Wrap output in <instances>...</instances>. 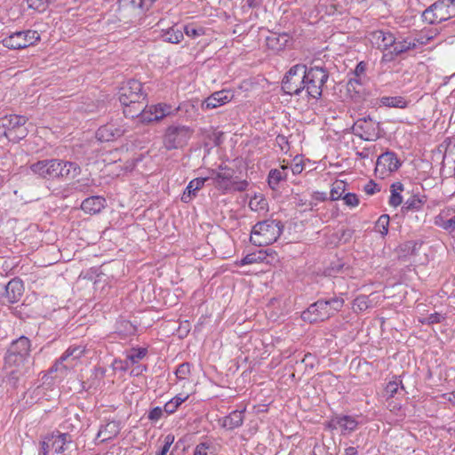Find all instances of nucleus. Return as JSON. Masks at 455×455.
I'll use <instances>...</instances> for the list:
<instances>
[{
	"label": "nucleus",
	"mask_w": 455,
	"mask_h": 455,
	"mask_svg": "<svg viewBox=\"0 0 455 455\" xmlns=\"http://www.w3.org/2000/svg\"><path fill=\"white\" fill-rule=\"evenodd\" d=\"M30 340L25 336H20L10 345L4 357L5 364L8 366H20L29 356Z\"/></svg>",
	"instance_id": "obj_8"
},
{
	"label": "nucleus",
	"mask_w": 455,
	"mask_h": 455,
	"mask_svg": "<svg viewBox=\"0 0 455 455\" xmlns=\"http://www.w3.org/2000/svg\"><path fill=\"white\" fill-rule=\"evenodd\" d=\"M280 224L270 220L258 222L251 230L250 241L259 247L273 243L282 234Z\"/></svg>",
	"instance_id": "obj_3"
},
{
	"label": "nucleus",
	"mask_w": 455,
	"mask_h": 455,
	"mask_svg": "<svg viewBox=\"0 0 455 455\" xmlns=\"http://www.w3.org/2000/svg\"><path fill=\"white\" fill-rule=\"evenodd\" d=\"M366 67H367V64L364 61H360L356 65V67H355V70L353 72V75L355 76H361V77H363L364 76V74H365Z\"/></svg>",
	"instance_id": "obj_53"
},
{
	"label": "nucleus",
	"mask_w": 455,
	"mask_h": 455,
	"mask_svg": "<svg viewBox=\"0 0 455 455\" xmlns=\"http://www.w3.org/2000/svg\"><path fill=\"white\" fill-rule=\"evenodd\" d=\"M28 7L39 12H43L48 7V3L45 0H28Z\"/></svg>",
	"instance_id": "obj_42"
},
{
	"label": "nucleus",
	"mask_w": 455,
	"mask_h": 455,
	"mask_svg": "<svg viewBox=\"0 0 455 455\" xmlns=\"http://www.w3.org/2000/svg\"><path fill=\"white\" fill-rule=\"evenodd\" d=\"M178 407L170 400L164 404V410L166 413L172 414L177 411Z\"/></svg>",
	"instance_id": "obj_60"
},
{
	"label": "nucleus",
	"mask_w": 455,
	"mask_h": 455,
	"mask_svg": "<svg viewBox=\"0 0 455 455\" xmlns=\"http://www.w3.org/2000/svg\"><path fill=\"white\" fill-rule=\"evenodd\" d=\"M326 302L330 307V311L331 312V316L338 311L341 309L344 304V299L341 298L334 297L330 299H327Z\"/></svg>",
	"instance_id": "obj_40"
},
{
	"label": "nucleus",
	"mask_w": 455,
	"mask_h": 455,
	"mask_svg": "<svg viewBox=\"0 0 455 455\" xmlns=\"http://www.w3.org/2000/svg\"><path fill=\"white\" fill-rule=\"evenodd\" d=\"M435 223L450 233L455 231V215L449 220H444L442 214H440L435 218Z\"/></svg>",
	"instance_id": "obj_35"
},
{
	"label": "nucleus",
	"mask_w": 455,
	"mask_h": 455,
	"mask_svg": "<svg viewBox=\"0 0 455 455\" xmlns=\"http://www.w3.org/2000/svg\"><path fill=\"white\" fill-rule=\"evenodd\" d=\"M147 370V367L146 366H143V365H138L137 367H135L132 371V373H133L134 375L138 376L140 374H141L144 371Z\"/></svg>",
	"instance_id": "obj_64"
},
{
	"label": "nucleus",
	"mask_w": 455,
	"mask_h": 455,
	"mask_svg": "<svg viewBox=\"0 0 455 455\" xmlns=\"http://www.w3.org/2000/svg\"><path fill=\"white\" fill-rule=\"evenodd\" d=\"M90 180H77L71 184V188L77 192H87L90 188Z\"/></svg>",
	"instance_id": "obj_39"
},
{
	"label": "nucleus",
	"mask_w": 455,
	"mask_h": 455,
	"mask_svg": "<svg viewBox=\"0 0 455 455\" xmlns=\"http://www.w3.org/2000/svg\"><path fill=\"white\" fill-rule=\"evenodd\" d=\"M363 83V77L361 76H353L350 77L347 82V91L350 92L352 90L355 91L356 87L355 85H362Z\"/></svg>",
	"instance_id": "obj_49"
},
{
	"label": "nucleus",
	"mask_w": 455,
	"mask_h": 455,
	"mask_svg": "<svg viewBox=\"0 0 455 455\" xmlns=\"http://www.w3.org/2000/svg\"><path fill=\"white\" fill-rule=\"evenodd\" d=\"M188 398V395H182L179 394L176 396H174L171 401L176 405V407H179L182 403H184Z\"/></svg>",
	"instance_id": "obj_58"
},
{
	"label": "nucleus",
	"mask_w": 455,
	"mask_h": 455,
	"mask_svg": "<svg viewBox=\"0 0 455 455\" xmlns=\"http://www.w3.org/2000/svg\"><path fill=\"white\" fill-rule=\"evenodd\" d=\"M402 165L396 154L393 151H386L381 154L376 163V171H380L383 174L385 172H394Z\"/></svg>",
	"instance_id": "obj_17"
},
{
	"label": "nucleus",
	"mask_w": 455,
	"mask_h": 455,
	"mask_svg": "<svg viewBox=\"0 0 455 455\" xmlns=\"http://www.w3.org/2000/svg\"><path fill=\"white\" fill-rule=\"evenodd\" d=\"M276 143L279 145L282 150L284 149V146H288V140L284 135H277L275 138Z\"/></svg>",
	"instance_id": "obj_59"
},
{
	"label": "nucleus",
	"mask_w": 455,
	"mask_h": 455,
	"mask_svg": "<svg viewBox=\"0 0 455 455\" xmlns=\"http://www.w3.org/2000/svg\"><path fill=\"white\" fill-rule=\"evenodd\" d=\"M313 197L317 201H325L327 200V195L324 192H315Z\"/></svg>",
	"instance_id": "obj_62"
},
{
	"label": "nucleus",
	"mask_w": 455,
	"mask_h": 455,
	"mask_svg": "<svg viewBox=\"0 0 455 455\" xmlns=\"http://www.w3.org/2000/svg\"><path fill=\"white\" fill-rule=\"evenodd\" d=\"M377 38L378 40H381L382 47L384 50L393 47L395 41V38L393 36V34L384 31H379L377 34Z\"/></svg>",
	"instance_id": "obj_36"
},
{
	"label": "nucleus",
	"mask_w": 455,
	"mask_h": 455,
	"mask_svg": "<svg viewBox=\"0 0 455 455\" xmlns=\"http://www.w3.org/2000/svg\"><path fill=\"white\" fill-rule=\"evenodd\" d=\"M306 70V65L297 64L287 71L282 81V90L285 94L299 96L305 91Z\"/></svg>",
	"instance_id": "obj_7"
},
{
	"label": "nucleus",
	"mask_w": 455,
	"mask_h": 455,
	"mask_svg": "<svg viewBox=\"0 0 455 455\" xmlns=\"http://www.w3.org/2000/svg\"><path fill=\"white\" fill-rule=\"evenodd\" d=\"M443 318V317L440 314H438V313L431 314L428 316V323H440Z\"/></svg>",
	"instance_id": "obj_61"
},
{
	"label": "nucleus",
	"mask_w": 455,
	"mask_h": 455,
	"mask_svg": "<svg viewBox=\"0 0 455 455\" xmlns=\"http://www.w3.org/2000/svg\"><path fill=\"white\" fill-rule=\"evenodd\" d=\"M445 10L451 18L455 17V0H447Z\"/></svg>",
	"instance_id": "obj_57"
},
{
	"label": "nucleus",
	"mask_w": 455,
	"mask_h": 455,
	"mask_svg": "<svg viewBox=\"0 0 455 455\" xmlns=\"http://www.w3.org/2000/svg\"><path fill=\"white\" fill-rule=\"evenodd\" d=\"M329 72L324 67L314 65L307 67L305 76V91L308 97L320 99L323 88L328 81Z\"/></svg>",
	"instance_id": "obj_5"
},
{
	"label": "nucleus",
	"mask_w": 455,
	"mask_h": 455,
	"mask_svg": "<svg viewBox=\"0 0 455 455\" xmlns=\"http://www.w3.org/2000/svg\"><path fill=\"white\" fill-rule=\"evenodd\" d=\"M265 259L264 256L257 255L255 253L247 254L242 260V265H248L256 262L262 261Z\"/></svg>",
	"instance_id": "obj_45"
},
{
	"label": "nucleus",
	"mask_w": 455,
	"mask_h": 455,
	"mask_svg": "<svg viewBox=\"0 0 455 455\" xmlns=\"http://www.w3.org/2000/svg\"><path fill=\"white\" fill-rule=\"evenodd\" d=\"M243 422V411H234L222 419V427L233 430Z\"/></svg>",
	"instance_id": "obj_27"
},
{
	"label": "nucleus",
	"mask_w": 455,
	"mask_h": 455,
	"mask_svg": "<svg viewBox=\"0 0 455 455\" xmlns=\"http://www.w3.org/2000/svg\"><path fill=\"white\" fill-rule=\"evenodd\" d=\"M345 191V183L343 181H336L333 183L330 193L331 201L339 200Z\"/></svg>",
	"instance_id": "obj_37"
},
{
	"label": "nucleus",
	"mask_w": 455,
	"mask_h": 455,
	"mask_svg": "<svg viewBox=\"0 0 455 455\" xmlns=\"http://www.w3.org/2000/svg\"><path fill=\"white\" fill-rule=\"evenodd\" d=\"M422 17L424 20L429 24L440 23L451 19L450 15L445 10L443 3H434L427 9L423 12Z\"/></svg>",
	"instance_id": "obj_18"
},
{
	"label": "nucleus",
	"mask_w": 455,
	"mask_h": 455,
	"mask_svg": "<svg viewBox=\"0 0 455 455\" xmlns=\"http://www.w3.org/2000/svg\"><path fill=\"white\" fill-rule=\"evenodd\" d=\"M164 40L172 44H178L183 39V33L180 29L171 28L163 34Z\"/></svg>",
	"instance_id": "obj_33"
},
{
	"label": "nucleus",
	"mask_w": 455,
	"mask_h": 455,
	"mask_svg": "<svg viewBox=\"0 0 455 455\" xmlns=\"http://www.w3.org/2000/svg\"><path fill=\"white\" fill-rule=\"evenodd\" d=\"M163 416V410L160 407L153 408L148 413V419L152 421H157Z\"/></svg>",
	"instance_id": "obj_52"
},
{
	"label": "nucleus",
	"mask_w": 455,
	"mask_h": 455,
	"mask_svg": "<svg viewBox=\"0 0 455 455\" xmlns=\"http://www.w3.org/2000/svg\"><path fill=\"white\" fill-rule=\"evenodd\" d=\"M291 36L287 33H271L266 38L267 45L269 49L279 52L285 48Z\"/></svg>",
	"instance_id": "obj_23"
},
{
	"label": "nucleus",
	"mask_w": 455,
	"mask_h": 455,
	"mask_svg": "<svg viewBox=\"0 0 455 455\" xmlns=\"http://www.w3.org/2000/svg\"><path fill=\"white\" fill-rule=\"evenodd\" d=\"M105 203L106 200L102 196H90L82 202L81 209L86 213L96 214L105 207Z\"/></svg>",
	"instance_id": "obj_22"
},
{
	"label": "nucleus",
	"mask_w": 455,
	"mask_h": 455,
	"mask_svg": "<svg viewBox=\"0 0 455 455\" xmlns=\"http://www.w3.org/2000/svg\"><path fill=\"white\" fill-rule=\"evenodd\" d=\"M382 105L390 108H405L408 105L406 100L401 96L382 97L380 100Z\"/></svg>",
	"instance_id": "obj_30"
},
{
	"label": "nucleus",
	"mask_w": 455,
	"mask_h": 455,
	"mask_svg": "<svg viewBox=\"0 0 455 455\" xmlns=\"http://www.w3.org/2000/svg\"><path fill=\"white\" fill-rule=\"evenodd\" d=\"M220 171L212 170L211 176L208 177L212 180L215 188L219 190L228 191L232 188V179L234 176V170L227 166H220Z\"/></svg>",
	"instance_id": "obj_15"
},
{
	"label": "nucleus",
	"mask_w": 455,
	"mask_h": 455,
	"mask_svg": "<svg viewBox=\"0 0 455 455\" xmlns=\"http://www.w3.org/2000/svg\"><path fill=\"white\" fill-rule=\"evenodd\" d=\"M378 185L373 181V180H370L368 181V183L364 186L363 188V191L367 194V195H373L375 193V191H379V188H377Z\"/></svg>",
	"instance_id": "obj_54"
},
{
	"label": "nucleus",
	"mask_w": 455,
	"mask_h": 455,
	"mask_svg": "<svg viewBox=\"0 0 455 455\" xmlns=\"http://www.w3.org/2000/svg\"><path fill=\"white\" fill-rule=\"evenodd\" d=\"M146 94L142 84L135 79L124 83L119 90V100L124 106V115L127 118L139 117L144 110Z\"/></svg>",
	"instance_id": "obj_2"
},
{
	"label": "nucleus",
	"mask_w": 455,
	"mask_h": 455,
	"mask_svg": "<svg viewBox=\"0 0 455 455\" xmlns=\"http://www.w3.org/2000/svg\"><path fill=\"white\" fill-rule=\"evenodd\" d=\"M191 365L188 363H181L175 371L178 379H185L190 374Z\"/></svg>",
	"instance_id": "obj_43"
},
{
	"label": "nucleus",
	"mask_w": 455,
	"mask_h": 455,
	"mask_svg": "<svg viewBox=\"0 0 455 455\" xmlns=\"http://www.w3.org/2000/svg\"><path fill=\"white\" fill-rule=\"evenodd\" d=\"M84 353V348L81 346H71L66 352L60 356V358L52 366V371H58L59 366L66 361H75L82 356Z\"/></svg>",
	"instance_id": "obj_24"
},
{
	"label": "nucleus",
	"mask_w": 455,
	"mask_h": 455,
	"mask_svg": "<svg viewBox=\"0 0 455 455\" xmlns=\"http://www.w3.org/2000/svg\"><path fill=\"white\" fill-rule=\"evenodd\" d=\"M185 29V33L187 36H190V37H196L198 36H201L203 34V29L202 28H196L193 26H186L184 28Z\"/></svg>",
	"instance_id": "obj_51"
},
{
	"label": "nucleus",
	"mask_w": 455,
	"mask_h": 455,
	"mask_svg": "<svg viewBox=\"0 0 455 455\" xmlns=\"http://www.w3.org/2000/svg\"><path fill=\"white\" fill-rule=\"evenodd\" d=\"M369 307L370 300L366 295H359L353 301L352 308L355 313L365 311Z\"/></svg>",
	"instance_id": "obj_32"
},
{
	"label": "nucleus",
	"mask_w": 455,
	"mask_h": 455,
	"mask_svg": "<svg viewBox=\"0 0 455 455\" xmlns=\"http://www.w3.org/2000/svg\"><path fill=\"white\" fill-rule=\"evenodd\" d=\"M402 203H403V198H402V196L400 195V193L395 192V190L391 191V196L389 198V204L394 207H397Z\"/></svg>",
	"instance_id": "obj_50"
},
{
	"label": "nucleus",
	"mask_w": 455,
	"mask_h": 455,
	"mask_svg": "<svg viewBox=\"0 0 455 455\" xmlns=\"http://www.w3.org/2000/svg\"><path fill=\"white\" fill-rule=\"evenodd\" d=\"M156 0H119L116 10L119 20L125 23L140 20Z\"/></svg>",
	"instance_id": "obj_4"
},
{
	"label": "nucleus",
	"mask_w": 455,
	"mask_h": 455,
	"mask_svg": "<svg viewBox=\"0 0 455 455\" xmlns=\"http://www.w3.org/2000/svg\"><path fill=\"white\" fill-rule=\"evenodd\" d=\"M147 106L144 105V110L139 116L140 121L142 123H150L153 121H160L164 116L171 114L172 107L166 104L153 105L146 109Z\"/></svg>",
	"instance_id": "obj_16"
},
{
	"label": "nucleus",
	"mask_w": 455,
	"mask_h": 455,
	"mask_svg": "<svg viewBox=\"0 0 455 455\" xmlns=\"http://www.w3.org/2000/svg\"><path fill=\"white\" fill-rule=\"evenodd\" d=\"M27 121V117L22 116H4L0 117V129L10 141L19 142L28 135Z\"/></svg>",
	"instance_id": "obj_6"
},
{
	"label": "nucleus",
	"mask_w": 455,
	"mask_h": 455,
	"mask_svg": "<svg viewBox=\"0 0 455 455\" xmlns=\"http://www.w3.org/2000/svg\"><path fill=\"white\" fill-rule=\"evenodd\" d=\"M52 436L47 435L44 437V440L40 442V448L38 455H48L50 449L52 448Z\"/></svg>",
	"instance_id": "obj_41"
},
{
	"label": "nucleus",
	"mask_w": 455,
	"mask_h": 455,
	"mask_svg": "<svg viewBox=\"0 0 455 455\" xmlns=\"http://www.w3.org/2000/svg\"><path fill=\"white\" fill-rule=\"evenodd\" d=\"M345 204L348 206H357L359 204V199L355 194L347 193L343 196Z\"/></svg>",
	"instance_id": "obj_47"
},
{
	"label": "nucleus",
	"mask_w": 455,
	"mask_h": 455,
	"mask_svg": "<svg viewBox=\"0 0 455 455\" xmlns=\"http://www.w3.org/2000/svg\"><path fill=\"white\" fill-rule=\"evenodd\" d=\"M209 180V178H196L192 180L186 188L183 193L181 200L188 203L191 196H196V193L204 187L205 181Z\"/></svg>",
	"instance_id": "obj_28"
},
{
	"label": "nucleus",
	"mask_w": 455,
	"mask_h": 455,
	"mask_svg": "<svg viewBox=\"0 0 455 455\" xmlns=\"http://www.w3.org/2000/svg\"><path fill=\"white\" fill-rule=\"evenodd\" d=\"M120 432L119 423L117 421L108 422L105 426L101 427L97 435L98 438H101V442L111 440L116 437Z\"/></svg>",
	"instance_id": "obj_25"
},
{
	"label": "nucleus",
	"mask_w": 455,
	"mask_h": 455,
	"mask_svg": "<svg viewBox=\"0 0 455 455\" xmlns=\"http://www.w3.org/2000/svg\"><path fill=\"white\" fill-rule=\"evenodd\" d=\"M330 307L326 300L319 299L311 304L308 308L302 313V318L309 323L323 322L331 316Z\"/></svg>",
	"instance_id": "obj_12"
},
{
	"label": "nucleus",
	"mask_w": 455,
	"mask_h": 455,
	"mask_svg": "<svg viewBox=\"0 0 455 455\" xmlns=\"http://www.w3.org/2000/svg\"><path fill=\"white\" fill-rule=\"evenodd\" d=\"M426 201L421 199L419 196H412L404 203L403 207L405 211H419Z\"/></svg>",
	"instance_id": "obj_34"
},
{
	"label": "nucleus",
	"mask_w": 455,
	"mask_h": 455,
	"mask_svg": "<svg viewBox=\"0 0 455 455\" xmlns=\"http://www.w3.org/2000/svg\"><path fill=\"white\" fill-rule=\"evenodd\" d=\"M193 134V130L185 125H172L165 132L164 144L166 149L182 148Z\"/></svg>",
	"instance_id": "obj_9"
},
{
	"label": "nucleus",
	"mask_w": 455,
	"mask_h": 455,
	"mask_svg": "<svg viewBox=\"0 0 455 455\" xmlns=\"http://www.w3.org/2000/svg\"><path fill=\"white\" fill-rule=\"evenodd\" d=\"M29 169L35 175L47 180L75 179L81 172L76 163L57 158L39 160L31 164Z\"/></svg>",
	"instance_id": "obj_1"
},
{
	"label": "nucleus",
	"mask_w": 455,
	"mask_h": 455,
	"mask_svg": "<svg viewBox=\"0 0 455 455\" xmlns=\"http://www.w3.org/2000/svg\"><path fill=\"white\" fill-rule=\"evenodd\" d=\"M51 436H52V449L55 453L72 455V451L76 450V444L70 434L56 431L51 434Z\"/></svg>",
	"instance_id": "obj_13"
},
{
	"label": "nucleus",
	"mask_w": 455,
	"mask_h": 455,
	"mask_svg": "<svg viewBox=\"0 0 455 455\" xmlns=\"http://www.w3.org/2000/svg\"><path fill=\"white\" fill-rule=\"evenodd\" d=\"M233 96L230 91L221 90L215 92L202 102V108L205 109L215 108L229 102Z\"/></svg>",
	"instance_id": "obj_21"
},
{
	"label": "nucleus",
	"mask_w": 455,
	"mask_h": 455,
	"mask_svg": "<svg viewBox=\"0 0 455 455\" xmlns=\"http://www.w3.org/2000/svg\"><path fill=\"white\" fill-rule=\"evenodd\" d=\"M147 355V349L140 347V348H132L126 356L125 364L126 367H128L129 363L131 364H134L138 363L140 360L144 358Z\"/></svg>",
	"instance_id": "obj_31"
},
{
	"label": "nucleus",
	"mask_w": 455,
	"mask_h": 455,
	"mask_svg": "<svg viewBox=\"0 0 455 455\" xmlns=\"http://www.w3.org/2000/svg\"><path fill=\"white\" fill-rule=\"evenodd\" d=\"M23 292L22 281L19 278H13L4 287V291L0 294V302L3 305L16 303L21 299Z\"/></svg>",
	"instance_id": "obj_14"
},
{
	"label": "nucleus",
	"mask_w": 455,
	"mask_h": 455,
	"mask_svg": "<svg viewBox=\"0 0 455 455\" xmlns=\"http://www.w3.org/2000/svg\"><path fill=\"white\" fill-rule=\"evenodd\" d=\"M417 43L422 44L423 41H419L417 38L413 40L404 39L400 42L395 41V44L393 45V50L391 53H394L396 56L400 55L401 53L406 52L409 50L416 48Z\"/></svg>",
	"instance_id": "obj_29"
},
{
	"label": "nucleus",
	"mask_w": 455,
	"mask_h": 455,
	"mask_svg": "<svg viewBox=\"0 0 455 455\" xmlns=\"http://www.w3.org/2000/svg\"><path fill=\"white\" fill-rule=\"evenodd\" d=\"M173 442H174V435H172L171 434L167 435L164 437L163 447L161 448L160 451L156 455H166L170 450V447L173 443Z\"/></svg>",
	"instance_id": "obj_44"
},
{
	"label": "nucleus",
	"mask_w": 455,
	"mask_h": 455,
	"mask_svg": "<svg viewBox=\"0 0 455 455\" xmlns=\"http://www.w3.org/2000/svg\"><path fill=\"white\" fill-rule=\"evenodd\" d=\"M20 372L18 370H12L9 372L8 380L15 386L20 379Z\"/></svg>",
	"instance_id": "obj_56"
},
{
	"label": "nucleus",
	"mask_w": 455,
	"mask_h": 455,
	"mask_svg": "<svg viewBox=\"0 0 455 455\" xmlns=\"http://www.w3.org/2000/svg\"><path fill=\"white\" fill-rule=\"evenodd\" d=\"M353 133L367 141L377 140L380 137L379 123L374 121L370 116L359 118L352 127Z\"/></svg>",
	"instance_id": "obj_11"
},
{
	"label": "nucleus",
	"mask_w": 455,
	"mask_h": 455,
	"mask_svg": "<svg viewBox=\"0 0 455 455\" xmlns=\"http://www.w3.org/2000/svg\"><path fill=\"white\" fill-rule=\"evenodd\" d=\"M287 167L281 166L280 169H272L270 170L268 176H267V183L271 189L277 190L279 188V184L281 181H283L286 180L287 173H286Z\"/></svg>",
	"instance_id": "obj_26"
},
{
	"label": "nucleus",
	"mask_w": 455,
	"mask_h": 455,
	"mask_svg": "<svg viewBox=\"0 0 455 455\" xmlns=\"http://www.w3.org/2000/svg\"><path fill=\"white\" fill-rule=\"evenodd\" d=\"M40 39L36 30L17 31L4 38L2 44L8 49L19 50L36 44Z\"/></svg>",
	"instance_id": "obj_10"
},
{
	"label": "nucleus",
	"mask_w": 455,
	"mask_h": 455,
	"mask_svg": "<svg viewBox=\"0 0 455 455\" xmlns=\"http://www.w3.org/2000/svg\"><path fill=\"white\" fill-rule=\"evenodd\" d=\"M389 226V216L387 214L381 215L376 222L375 229L379 232L382 235H385L388 232Z\"/></svg>",
	"instance_id": "obj_38"
},
{
	"label": "nucleus",
	"mask_w": 455,
	"mask_h": 455,
	"mask_svg": "<svg viewBox=\"0 0 455 455\" xmlns=\"http://www.w3.org/2000/svg\"><path fill=\"white\" fill-rule=\"evenodd\" d=\"M124 132L125 130L122 126L109 123L98 129L96 137L100 141H112L123 136Z\"/></svg>",
	"instance_id": "obj_20"
},
{
	"label": "nucleus",
	"mask_w": 455,
	"mask_h": 455,
	"mask_svg": "<svg viewBox=\"0 0 455 455\" xmlns=\"http://www.w3.org/2000/svg\"><path fill=\"white\" fill-rule=\"evenodd\" d=\"M357 420L348 415H336L328 422V427L331 429L340 428L342 434L351 433L357 428Z\"/></svg>",
	"instance_id": "obj_19"
},
{
	"label": "nucleus",
	"mask_w": 455,
	"mask_h": 455,
	"mask_svg": "<svg viewBox=\"0 0 455 455\" xmlns=\"http://www.w3.org/2000/svg\"><path fill=\"white\" fill-rule=\"evenodd\" d=\"M399 388V383L396 381H389L385 387V393L388 397H394Z\"/></svg>",
	"instance_id": "obj_46"
},
{
	"label": "nucleus",
	"mask_w": 455,
	"mask_h": 455,
	"mask_svg": "<svg viewBox=\"0 0 455 455\" xmlns=\"http://www.w3.org/2000/svg\"><path fill=\"white\" fill-rule=\"evenodd\" d=\"M402 192L403 191V185L401 182H395L391 185V191Z\"/></svg>",
	"instance_id": "obj_63"
},
{
	"label": "nucleus",
	"mask_w": 455,
	"mask_h": 455,
	"mask_svg": "<svg viewBox=\"0 0 455 455\" xmlns=\"http://www.w3.org/2000/svg\"><path fill=\"white\" fill-rule=\"evenodd\" d=\"M210 445L205 443H201L196 445L194 455H213L212 451H208Z\"/></svg>",
	"instance_id": "obj_48"
},
{
	"label": "nucleus",
	"mask_w": 455,
	"mask_h": 455,
	"mask_svg": "<svg viewBox=\"0 0 455 455\" xmlns=\"http://www.w3.org/2000/svg\"><path fill=\"white\" fill-rule=\"evenodd\" d=\"M249 183L246 180L232 181V188L235 191H244L246 190Z\"/></svg>",
	"instance_id": "obj_55"
}]
</instances>
